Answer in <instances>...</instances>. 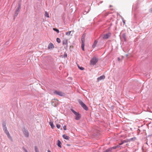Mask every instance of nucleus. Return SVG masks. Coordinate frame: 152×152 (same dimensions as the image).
<instances>
[{
  "instance_id": "17",
  "label": "nucleus",
  "mask_w": 152,
  "mask_h": 152,
  "mask_svg": "<svg viewBox=\"0 0 152 152\" xmlns=\"http://www.w3.org/2000/svg\"><path fill=\"white\" fill-rule=\"evenodd\" d=\"M49 124L52 129H53L54 128L55 126H54L53 122L50 121L49 122Z\"/></svg>"
},
{
  "instance_id": "1",
  "label": "nucleus",
  "mask_w": 152,
  "mask_h": 152,
  "mask_svg": "<svg viewBox=\"0 0 152 152\" xmlns=\"http://www.w3.org/2000/svg\"><path fill=\"white\" fill-rule=\"evenodd\" d=\"M71 110L75 115V120H79L80 119L81 115L79 113L76 112L72 109H71Z\"/></svg>"
},
{
  "instance_id": "8",
  "label": "nucleus",
  "mask_w": 152,
  "mask_h": 152,
  "mask_svg": "<svg viewBox=\"0 0 152 152\" xmlns=\"http://www.w3.org/2000/svg\"><path fill=\"white\" fill-rule=\"evenodd\" d=\"M54 45L52 43H50L48 46V49H53L54 48Z\"/></svg>"
},
{
  "instance_id": "6",
  "label": "nucleus",
  "mask_w": 152,
  "mask_h": 152,
  "mask_svg": "<svg viewBox=\"0 0 152 152\" xmlns=\"http://www.w3.org/2000/svg\"><path fill=\"white\" fill-rule=\"evenodd\" d=\"M23 133L25 136L26 137H28L29 136L28 132L27 130H25L23 131Z\"/></svg>"
},
{
  "instance_id": "27",
  "label": "nucleus",
  "mask_w": 152,
  "mask_h": 152,
  "mask_svg": "<svg viewBox=\"0 0 152 152\" xmlns=\"http://www.w3.org/2000/svg\"><path fill=\"white\" fill-rule=\"evenodd\" d=\"M112 150H113V149H112V147L107 149V151H108V152L111 151H112Z\"/></svg>"
},
{
  "instance_id": "4",
  "label": "nucleus",
  "mask_w": 152,
  "mask_h": 152,
  "mask_svg": "<svg viewBox=\"0 0 152 152\" xmlns=\"http://www.w3.org/2000/svg\"><path fill=\"white\" fill-rule=\"evenodd\" d=\"M98 59L95 57L93 58L91 61L90 64L91 65H94L98 61Z\"/></svg>"
},
{
  "instance_id": "11",
  "label": "nucleus",
  "mask_w": 152,
  "mask_h": 152,
  "mask_svg": "<svg viewBox=\"0 0 152 152\" xmlns=\"http://www.w3.org/2000/svg\"><path fill=\"white\" fill-rule=\"evenodd\" d=\"M129 142V141L127 139H126L125 140H124L121 141V143H120L119 144V145H121L124 143H126Z\"/></svg>"
},
{
  "instance_id": "19",
  "label": "nucleus",
  "mask_w": 152,
  "mask_h": 152,
  "mask_svg": "<svg viewBox=\"0 0 152 152\" xmlns=\"http://www.w3.org/2000/svg\"><path fill=\"white\" fill-rule=\"evenodd\" d=\"M85 43H82L81 48L83 51H84Z\"/></svg>"
},
{
  "instance_id": "7",
  "label": "nucleus",
  "mask_w": 152,
  "mask_h": 152,
  "mask_svg": "<svg viewBox=\"0 0 152 152\" xmlns=\"http://www.w3.org/2000/svg\"><path fill=\"white\" fill-rule=\"evenodd\" d=\"M85 36L86 34H84L82 35L81 39L82 43H85Z\"/></svg>"
},
{
  "instance_id": "16",
  "label": "nucleus",
  "mask_w": 152,
  "mask_h": 152,
  "mask_svg": "<svg viewBox=\"0 0 152 152\" xmlns=\"http://www.w3.org/2000/svg\"><path fill=\"white\" fill-rule=\"evenodd\" d=\"M122 37L124 39V40L125 41H126V37L125 34V33H124L122 34Z\"/></svg>"
},
{
  "instance_id": "25",
  "label": "nucleus",
  "mask_w": 152,
  "mask_h": 152,
  "mask_svg": "<svg viewBox=\"0 0 152 152\" xmlns=\"http://www.w3.org/2000/svg\"><path fill=\"white\" fill-rule=\"evenodd\" d=\"M20 8H21V4L20 3H19L18 7L16 9L20 10Z\"/></svg>"
},
{
  "instance_id": "36",
  "label": "nucleus",
  "mask_w": 152,
  "mask_h": 152,
  "mask_svg": "<svg viewBox=\"0 0 152 152\" xmlns=\"http://www.w3.org/2000/svg\"><path fill=\"white\" fill-rule=\"evenodd\" d=\"M112 149H115L117 148H116V146H113V147H112Z\"/></svg>"
},
{
  "instance_id": "18",
  "label": "nucleus",
  "mask_w": 152,
  "mask_h": 152,
  "mask_svg": "<svg viewBox=\"0 0 152 152\" xmlns=\"http://www.w3.org/2000/svg\"><path fill=\"white\" fill-rule=\"evenodd\" d=\"M97 42V41L96 40H95L94 41V44L92 45V48H95V47H96V45Z\"/></svg>"
},
{
  "instance_id": "12",
  "label": "nucleus",
  "mask_w": 152,
  "mask_h": 152,
  "mask_svg": "<svg viewBox=\"0 0 152 152\" xmlns=\"http://www.w3.org/2000/svg\"><path fill=\"white\" fill-rule=\"evenodd\" d=\"M62 137L64 139L66 140H69V137L68 136H67L65 134L63 135H62Z\"/></svg>"
},
{
  "instance_id": "43",
  "label": "nucleus",
  "mask_w": 152,
  "mask_h": 152,
  "mask_svg": "<svg viewBox=\"0 0 152 152\" xmlns=\"http://www.w3.org/2000/svg\"><path fill=\"white\" fill-rule=\"evenodd\" d=\"M126 145H128V144H126Z\"/></svg>"
},
{
  "instance_id": "13",
  "label": "nucleus",
  "mask_w": 152,
  "mask_h": 152,
  "mask_svg": "<svg viewBox=\"0 0 152 152\" xmlns=\"http://www.w3.org/2000/svg\"><path fill=\"white\" fill-rule=\"evenodd\" d=\"M61 143L60 141L59 140H57V145L60 148H61Z\"/></svg>"
},
{
  "instance_id": "14",
  "label": "nucleus",
  "mask_w": 152,
  "mask_h": 152,
  "mask_svg": "<svg viewBox=\"0 0 152 152\" xmlns=\"http://www.w3.org/2000/svg\"><path fill=\"white\" fill-rule=\"evenodd\" d=\"M136 138L135 137H134L130 139H127L129 141V142L131 141H134L136 140Z\"/></svg>"
},
{
  "instance_id": "37",
  "label": "nucleus",
  "mask_w": 152,
  "mask_h": 152,
  "mask_svg": "<svg viewBox=\"0 0 152 152\" xmlns=\"http://www.w3.org/2000/svg\"><path fill=\"white\" fill-rule=\"evenodd\" d=\"M122 20L123 22L124 23V24L125 23V20L124 19H123V18H122Z\"/></svg>"
},
{
  "instance_id": "23",
  "label": "nucleus",
  "mask_w": 152,
  "mask_h": 152,
  "mask_svg": "<svg viewBox=\"0 0 152 152\" xmlns=\"http://www.w3.org/2000/svg\"><path fill=\"white\" fill-rule=\"evenodd\" d=\"M77 66H78V67L81 70H83L84 69V68L82 66H80L78 65H77Z\"/></svg>"
},
{
  "instance_id": "42",
  "label": "nucleus",
  "mask_w": 152,
  "mask_h": 152,
  "mask_svg": "<svg viewBox=\"0 0 152 152\" xmlns=\"http://www.w3.org/2000/svg\"><path fill=\"white\" fill-rule=\"evenodd\" d=\"M7 43V42H6V44Z\"/></svg>"
},
{
  "instance_id": "24",
  "label": "nucleus",
  "mask_w": 152,
  "mask_h": 152,
  "mask_svg": "<svg viewBox=\"0 0 152 152\" xmlns=\"http://www.w3.org/2000/svg\"><path fill=\"white\" fill-rule=\"evenodd\" d=\"M53 29L54 31H56L58 33L59 32V31L58 29L57 28H53Z\"/></svg>"
},
{
  "instance_id": "38",
  "label": "nucleus",
  "mask_w": 152,
  "mask_h": 152,
  "mask_svg": "<svg viewBox=\"0 0 152 152\" xmlns=\"http://www.w3.org/2000/svg\"><path fill=\"white\" fill-rule=\"evenodd\" d=\"M149 12H152V8H151L150 10H149Z\"/></svg>"
},
{
  "instance_id": "9",
  "label": "nucleus",
  "mask_w": 152,
  "mask_h": 152,
  "mask_svg": "<svg viewBox=\"0 0 152 152\" xmlns=\"http://www.w3.org/2000/svg\"><path fill=\"white\" fill-rule=\"evenodd\" d=\"M105 78V76L104 75L100 76L97 78L98 81H99L102 80H104Z\"/></svg>"
},
{
  "instance_id": "15",
  "label": "nucleus",
  "mask_w": 152,
  "mask_h": 152,
  "mask_svg": "<svg viewBox=\"0 0 152 152\" xmlns=\"http://www.w3.org/2000/svg\"><path fill=\"white\" fill-rule=\"evenodd\" d=\"M68 40L66 39H64L63 41V45H66L67 44Z\"/></svg>"
},
{
  "instance_id": "2",
  "label": "nucleus",
  "mask_w": 152,
  "mask_h": 152,
  "mask_svg": "<svg viewBox=\"0 0 152 152\" xmlns=\"http://www.w3.org/2000/svg\"><path fill=\"white\" fill-rule=\"evenodd\" d=\"M79 103L81 105L82 107L85 110H88V108L86 105L81 100H79L78 101Z\"/></svg>"
},
{
  "instance_id": "32",
  "label": "nucleus",
  "mask_w": 152,
  "mask_h": 152,
  "mask_svg": "<svg viewBox=\"0 0 152 152\" xmlns=\"http://www.w3.org/2000/svg\"><path fill=\"white\" fill-rule=\"evenodd\" d=\"M63 129H64V130H66V126L65 125H64L63 126Z\"/></svg>"
},
{
  "instance_id": "3",
  "label": "nucleus",
  "mask_w": 152,
  "mask_h": 152,
  "mask_svg": "<svg viewBox=\"0 0 152 152\" xmlns=\"http://www.w3.org/2000/svg\"><path fill=\"white\" fill-rule=\"evenodd\" d=\"M110 36V33H109L106 34L101 35L100 37L102 39H108Z\"/></svg>"
},
{
  "instance_id": "31",
  "label": "nucleus",
  "mask_w": 152,
  "mask_h": 152,
  "mask_svg": "<svg viewBox=\"0 0 152 152\" xmlns=\"http://www.w3.org/2000/svg\"><path fill=\"white\" fill-rule=\"evenodd\" d=\"M56 126L58 129H59L61 126L60 125L58 124H57Z\"/></svg>"
},
{
  "instance_id": "44",
  "label": "nucleus",
  "mask_w": 152,
  "mask_h": 152,
  "mask_svg": "<svg viewBox=\"0 0 152 152\" xmlns=\"http://www.w3.org/2000/svg\"><path fill=\"white\" fill-rule=\"evenodd\" d=\"M118 60H119V58H118Z\"/></svg>"
},
{
  "instance_id": "35",
  "label": "nucleus",
  "mask_w": 152,
  "mask_h": 152,
  "mask_svg": "<svg viewBox=\"0 0 152 152\" xmlns=\"http://www.w3.org/2000/svg\"><path fill=\"white\" fill-rule=\"evenodd\" d=\"M64 57H67V54H66V53H65V54H64Z\"/></svg>"
},
{
  "instance_id": "41",
  "label": "nucleus",
  "mask_w": 152,
  "mask_h": 152,
  "mask_svg": "<svg viewBox=\"0 0 152 152\" xmlns=\"http://www.w3.org/2000/svg\"><path fill=\"white\" fill-rule=\"evenodd\" d=\"M48 152H50V150H48Z\"/></svg>"
},
{
  "instance_id": "33",
  "label": "nucleus",
  "mask_w": 152,
  "mask_h": 152,
  "mask_svg": "<svg viewBox=\"0 0 152 152\" xmlns=\"http://www.w3.org/2000/svg\"><path fill=\"white\" fill-rule=\"evenodd\" d=\"M4 132L6 134H7L8 133H9L7 130L4 131Z\"/></svg>"
},
{
  "instance_id": "20",
  "label": "nucleus",
  "mask_w": 152,
  "mask_h": 152,
  "mask_svg": "<svg viewBox=\"0 0 152 152\" xmlns=\"http://www.w3.org/2000/svg\"><path fill=\"white\" fill-rule=\"evenodd\" d=\"M45 16L46 17H47V18H49L50 17L49 16V13L47 12H45Z\"/></svg>"
},
{
  "instance_id": "28",
  "label": "nucleus",
  "mask_w": 152,
  "mask_h": 152,
  "mask_svg": "<svg viewBox=\"0 0 152 152\" xmlns=\"http://www.w3.org/2000/svg\"><path fill=\"white\" fill-rule=\"evenodd\" d=\"M71 31H68V32L66 33V35H69L71 33Z\"/></svg>"
},
{
  "instance_id": "39",
  "label": "nucleus",
  "mask_w": 152,
  "mask_h": 152,
  "mask_svg": "<svg viewBox=\"0 0 152 152\" xmlns=\"http://www.w3.org/2000/svg\"><path fill=\"white\" fill-rule=\"evenodd\" d=\"M103 152H108V151H107V149H106Z\"/></svg>"
},
{
  "instance_id": "29",
  "label": "nucleus",
  "mask_w": 152,
  "mask_h": 152,
  "mask_svg": "<svg viewBox=\"0 0 152 152\" xmlns=\"http://www.w3.org/2000/svg\"><path fill=\"white\" fill-rule=\"evenodd\" d=\"M3 128L4 131L7 130L6 126L3 127Z\"/></svg>"
},
{
  "instance_id": "21",
  "label": "nucleus",
  "mask_w": 152,
  "mask_h": 152,
  "mask_svg": "<svg viewBox=\"0 0 152 152\" xmlns=\"http://www.w3.org/2000/svg\"><path fill=\"white\" fill-rule=\"evenodd\" d=\"M7 135L8 138H9L10 139H12V137H11L9 133H8L7 134Z\"/></svg>"
},
{
  "instance_id": "22",
  "label": "nucleus",
  "mask_w": 152,
  "mask_h": 152,
  "mask_svg": "<svg viewBox=\"0 0 152 152\" xmlns=\"http://www.w3.org/2000/svg\"><path fill=\"white\" fill-rule=\"evenodd\" d=\"M35 152H39L37 146H35Z\"/></svg>"
},
{
  "instance_id": "34",
  "label": "nucleus",
  "mask_w": 152,
  "mask_h": 152,
  "mask_svg": "<svg viewBox=\"0 0 152 152\" xmlns=\"http://www.w3.org/2000/svg\"><path fill=\"white\" fill-rule=\"evenodd\" d=\"M23 149L25 152H28L27 151L24 147H23Z\"/></svg>"
},
{
  "instance_id": "5",
  "label": "nucleus",
  "mask_w": 152,
  "mask_h": 152,
  "mask_svg": "<svg viewBox=\"0 0 152 152\" xmlns=\"http://www.w3.org/2000/svg\"><path fill=\"white\" fill-rule=\"evenodd\" d=\"M54 93L61 96H64L65 94L64 93L61 91H55L54 92Z\"/></svg>"
},
{
  "instance_id": "26",
  "label": "nucleus",
  "mask_w": 152,
  "mask_h": 152,
  "mask_svg": "<svg viewBox=\"0 0 152 152\" xmlns=\"http://www.w3.org/2000/svg\"><path fill=\"white\" fill-rule=\"evenodd\" d=\"M56 41L58 43H60L61 42V40L58 38H57L56 39Z\"/></svg>"
},
{
  "instance_id": "30",
  "label": "nucleus",
  "mask_w": 152,
  "mask_h": 152,
  "mask_svg": "<svg viewBox=\"0 0 152 152\" xmlns=\"http://www.w3.org/2000/svg\"><path fill=\"white\" fill-rule=\"evenodd\" d=\"M2 126H3V127H5V126H6V124L5 123V122H4L2 124Z\"/></svg>"
},
{
  "instance_id": "10",
  "label": "nucleus",
  "mask_w": 152,
  "mask_h": 152,
  "mask_svg": "<svg viewBox=\"0 0 152 152\" xmlns=\"http://www.w3.org/2000/svg\"><path fill=\"white\" fill-rule=\"evenodd\" d=\"M20 10L16 9V10H15V12L14 13V17H15V18L18 15Z\"/></svg>"
},
{
  "instance_id": "40",
  "label": "nucleus",
  "mask_w": 152,
  "mask_h": 152,
  "mask_svg": "<svg viewBox=\"0 0 152 152\" xmlns=\"http://www.w3.org/2000/svg\"><path fill=\"white\" fill-rule=\"evenodd\" d=\"M119 145H117V146H116V148H118L119 147H120Z\"/></svg>"
}]
</instances>
